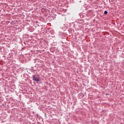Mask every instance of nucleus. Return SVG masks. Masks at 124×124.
<instances>
[{"mask_svg": "<svg viewBox=\"0 0 124 124\" xmlns=\"http://www.w3.org/2000/svg\"><path fill=\"white\" fill-rule=\"evenodd\" d=\"M32 79L34 81L36 82H39L40 81V78L38 76L33 75L32 76Z\"/></svg>", "mask_w": 124, "mask_h": 124, "instance_id": "f257e3e1", "label": "nucleus"}, {"mask_svg": "<svg viewBox=\"0 0 124 124\" xmlns=\"http://www.w3.org/2000/svg\"><path fill=\"white\" fill-rule=\"evenodd\" d=\"M104 14H105V15H107V14H108V12H107V11H105Z\"/></svg>", "mask_w": 124, "mask_h": 124, "instance_id": "f03ea898", "label": "nucleus"}]
</instances>
